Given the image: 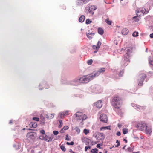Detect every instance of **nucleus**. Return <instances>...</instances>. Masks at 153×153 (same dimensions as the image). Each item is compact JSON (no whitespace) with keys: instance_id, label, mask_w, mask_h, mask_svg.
<instances>
[{"instance_id":"obj_1","label":"nucleus","mask_w":153,"mask_h":153,"mask_svg":"<svg viewBox=\"0 0 153 153\" xmlns=\"http://www.w3.org/2000/svg\"><path fill=\"white\" fill-rule=\"evenodd\" d=\"M122 103V99L120 97L116 95L113 97L111 101V104L115 108L117 109H120Z\"/></svg>"},{"instance_id":"obj_2","label":"nucleus","mask_w":153,"mask_h":153,"mask_svg":"<svg viewBox=\"0 0 153 153\" xmlns=\"http://www.w3.org/2000/svg\"><path fill=\"white\" fill-rule=\"evenodd\" d=\"M94 77L93 75L91 74L88 75L83 76L78 79L76 78L74 80V81L81 83H86L92 80Z\"/></svg>"},{"instance_id":"obj_3","label":"nucleus","mask_w":153,"mask_h":153,"mask_svg":"<svg viewBox=\"0 0 153 153\" xmlns=\"http://www.w3.org/2000/svg\"><path fill=\"white\" fill-rule=\"evenodd\" d=\"M126 53L124 55L123 57L124 59V66H127L130 62L129 58L131 56V54L132 52V48H129L127 50Z\"/></svg>"},{"instance_id":"obj_4","label":"nucleus","mask_w":153,"mask_h":153,"mask_svg":"<svg viewBox=\"0 0 153 153\" xmlns=\"http://www.w3.org/2000/svg\"><path fill=\"white\" fill-rule=\"evenodd\" d=\"M75 115L76 119L79 121H82L83 120H85L87 118L86 115L83 114L80 112H77L75 114Z\"/></svg>"},{"instance_id":"obj_5","label":"nucleus","mask_w":153,"mask_h":153,"mask_svg":"<svg viewBox=\"0 0 153 153\" xmlns=\"http://www.w3.org/2000/svg\"><path fill=\"white\" fill-rule=\"evenodd\" d=\"M146 77V76L144 73H141L139 75L137 79L138 85L140 86H142L143 82Z\"/></svg>"},{"instance_id":"obj_6","label":"nucleus","mask_w":153,"mask_h":153,"mask_svg":"<svg viewBox=\"0 0 153 153\" xmlns=\"http://www.w3.org/2000/svg\"><path fill=\"white\" fill-rule=\"evenodd\" d=\"M146 124L144 122L140 121L137 122L135 126L139 130L141 131L144 130L145 127L146 126Z\"/></svg>"},{"instance_id":"obj_7","label":"nucleus","mask_w":153,"mask_h":153,"mask_svg":"<svg viewBox=\"0 0 153 153\" xmlns=\"http://www.w3.org/2000/svg\"><path fill=\"white\" fill-rule=\"evenodd\" d=\"M97 9V7L94 5H92L89 7L88 13L91 15L93 16L94 13V11Z\"/></svg>"},{"instance_id":"obj_8","label":"nucleus","mask_w":153,"mask_h":153,"mask_svg":"<svg viewBox=\"0 0 153 153\" xmlns=\"http://www.w3.org/2000/svg\"><path fill=\"white\" fill-rule=\"evenodd\" d=\"M100 121L104 123H107L108 121V118L105 114H102L100 115Z\"/></svg>"},{"instance_id":"obj_9","label":"nucleus","mask_w":153,"mask_h":153,"mask_svg":"<svg viewBox=\"0 0 153 153\" xmlns=\"http://www.w3.org/2000/svg\"><path fill=\"white\" fill-rule=\"evenodd\" d=\"M105 68H101L95 73L94 75V77L99 75L101 73H103L105 71Z\"/></svg>"},{"instance_id":"obj_10","label":"nucleus","mask_w":153,"mask_h":153,"mask_svg":"<svg viewBox=\"0 0 153 153\" xmlns=\"http://www.w3.org/2000/svg\"><path fill=\"white\" fill-rule=\"evenodd\" d=\"M36 133L34 132L28 133L27 134V137L30 139L33 140L36 136Z\"/></svg>"},{"instance_id":"obj_11","label":"nucleus","mask_w":153,"mask_h":153,"mask_svg":"<svg viewBox=\"0 0 153 153\" xmlns=\"http://www.w3.org/2000/svg\"><path fill=\"white\" fill-rule=\"evenodd\" d=\"M152 132V128L151 126H148L146 125L145 127V133L146 134L150 135Z\"/></svg>"},{"instance_id":"obj_12","label":"nucleus","mask_w":153,"mask_h":153,"mask_svg":"<svg viewBox=\"0 0 153 153\" xmlns=\"http://www.w3.org/2000/svg\"><path fill=\"white\" fill-rule=\"evenodd\" d=\"M98 137H97V136H95V138L98 140H103L105 138L104 134L102 133H99L98 134Z\"/></svg>"},{"instance_id":"obj_13","label":"nucleus","mask_w":153,"mask_h":153,"mask_svg":"<svg viewBox=\"0 0 153 153\" xmlns=\"http://www.w3.org/2000/svg\"><path fill=\"white\" fill-rule=\"evenodd\" d=\"M98 108H100L102 105V101L101 100L98 101L94 104Z\"/></svg>"},{"instance_id":"obj_14","label":"nucleus","mask_w":153,"mask_h":153,"mask_svg":"<svg viewBox=\"0 0 153 153\" xmlns=\"http://www.w3.org/2000/svg\"><path fill=\"white\" fill-rule=\"evenodd\" d=\"M90 1V0H78L77 2L78 5L86 4Z\"/></svg>"},{"instance_id":"obj_15","label":"nucleus","mask_w":153,"mask_h":153,"mask_svg":"<svg viewBox=\"0 0 153 153\" xmlns=\"http://www.w3.org/2000/svg\"><path fill=\"white\" fill-rule=\"evenodd\" d=\"M69 111H66L61 113L60 117L62 118L64 116L68 115L69 114Z\"/></svg>"},{"instance_id":"obj_16","label":"nucleus","mask_w":153,"mask_h":153,"mask_svg":"<svg viewBox=\"0 0 153 153\" xmlns=\"http://www.w3.org/2000/svg\"><path fill=\"white\" fill-rule=\"evenodd\" d=\"M45 138L44 139V140L48 142H51L52 141V139H53V136L49 137L46 135H45Z\"/></svg>"},{"instance_id":"obj_17","label":"nucleus","mask_w":153,"mask_h":153,"mask_svg":"<svg viewBox=\"0 0 153 153\" xmlns=\"http://www.w3.org/2000/svg\"><path fill=\"white\" fill-rule=\"evenodd\" d=\"M54 114H48L45 115V117L47 119H53L54 117Z\"/></svg>"},{"instance_id":"obj_18","label":"nucleus","mask_w":153,"mask_h":153,"mask_svg":"<svg viewBox=\"0 0 153 153\" xmlns=\"http://www.w3.org/2000/svg\"><path fill=\"white\" fill-rule=\"evenodd\" d=\"M136 107L138 109V110L140 111H143L146 108L145 106H140L139 105H137Z\"/></svg>"},{"instance_id":"obj_19","label":"nucleus","mask_w":153,"mask_h":153,"mask_svg":"<svg viewBox=\"0 0 153 153\" xmlns=\"http://www.w3.org/2000/svg\"><path fill=\"white\" fill-rule=\"evenodd\" d=\"M83 140L85 141V143L86 145H89L91 142V140L87 138H84Z\"/></svg>"},{"instance_id":"obj_20","label":"nucleus","mask_w":153,"mask_h":153,"mask_svg":"<svg viewBox=\"0 0 153 153\" xmlns=\"http://www.w3.org/2000/svg\"><path fill=\"white\" fill-rule=\"evenodd\" d=\"M29 126L30 127L35 128L37 127V123L36 122L33 123L31 122L29 124Z\"/></svg>"},{"instance_id":"obj_21","label":"nucleus","mask_w":153,"mask_h":153,"mask_svg":"<svg viewBox=\"0 0 153 153\" xmlns=\"http://www.w3.org/2000/svg\"><path fill=\"white\" fill-rule=\"evenodd\" d=\"M128 30L127 29L125 28L122 30L121 32L122 34L125 35H127L128 33Z\"/></svg>"},{"instance_id":"obj_22","label":"nucleus","mask_w":153,"mask_h":153,"mask_svg":"<svg viewBox=\"0 0 153 153\" xmlns=\"http://www.w3.org/2000/svg\"><path fill=\"white\" fill-rule=\"evenodd\" d=\"M142 8H139L137 9V16H140L142 14L143 11Z\"/></svg>"},{"instance_id":"obj_23","label":"nucleus","mask_w":153,"mask_h":153,"mask_svg":"<svg viewBox=\"0 0 153 153\" xmlns=\"http://www.w3.org/2000/svg\"><path fill=\"white\" fill-rule=\"evenodd\" d=\"M85 19V16L83 15H82L79 19V21L81 22H83Z\"/></svg>"},{"instance_id":"obj_24","label":"nucleus","mask_w":153,"mask_h":153,"mask_svg":"<svg viewBox=\"0 0 153 153\" xmlns=\"http://www.w3.org/2000/svg\"><path fill=\"white\" fill-rule=\"evenodd\" d=\"M94 34L93 33H90L86 34L87 37L89 39H91L92 38V36H94Z\"/></svg>"},{"instance_id":"obj_25","label":"nucleus","mask_w":153,"mask_h":153,"mask_svg":"<svg viewBox=\"0 0 153 153\" xmlns=\"http://www.w3.org/2000/svg\"><path fill=\"white\" fill-rule=\"evenodd\" d=\"M98 32L99 34L102 35L104 33V31L102 28H99L98 29Z\"/></svg>"},{"instance_id":"obj_26","label":"nucleus","mask_w":153,"mask_h":153,"mask_svg":"<svg viewBox=\"0 0 153 153\" xmlns=\"http://www.w3.org/2000/svg\"><path fill=\"white\" fill-rule=\"evenodd\" d=\"M111 126H105V127H102L100 128V130L102 131V130H106V129H109V130H111L110 128Z\"/></svg>"},{"instance_id":"obj_27","label":"nucleus","mask_w":153,"mask_h":153,"mask_svg":"<svg viewBox=\"0 0 153 153\" xmlns=\"http://www.w3.org/2000/svg\"><path fill=\"white\" fill-rule=\"evenodd\" d=\"M143 11L142 15H143L144 14H146L148 13V10H146L145 8H142Z\"/></svg>"},{"instance_id":"obj_28","label":"nucleus","mask_w":153,"mask_h":153,"mask_svg":"<svg viewBox=\"0 0 153 153\" xmlns=\"http://www.w3.org/2000/svg\"><path fill=\"white\" fill-rule=\"evenodd\" d=\"M105 21L106 23L108 25H111V24L112 21L111 20H109L108 18L106 19L105 20Z\"/></svg>"},{"instance_id":"obj_29","label":"nucleus","mask_w":153,"mask_h":153,"mask_svg":"<svg viewBox=\"0 0 153 153\" xmlns=\"http://www.w3.org/2000/svg\"><path fill=\"white\" fill-rule=\"evenodd\" d=\"M139 19L138 18V16H134L133 17L132 20L134 22H138L139 20Z\"/></svg>"},{"instance_id":"obj_30","label":"nucleus","mask_w":153,"mask_h":153,"mask_svg":"<svg viewBox=\"0 0 153 153\" xmlns=\"http://www.w3.org/2000/svg\"><path fill=\"white\" fill-rule=\"evenodd\" d=\"M98 150L97 148L92 149L91 152L93 153H98Z\"/></svg>"},{"instance_id":"obj_31","label":"nucleus","mask_w":153,"mask_h":153,"mask_svg":"<svg viewBox=\"0 0 153 153\" xmlns=\"http://www.w3.org/2000/svg\"><path fill=\"white\" fill-rule=\"evenodd\" d=\"M101 45V42L100 41H98V43H97V45L96 46V48H97V49H99L100 45Z\"/></svg>"},{"instance_id":"obj_32","label":"nucleus","mask_w":153,"mask_h":153,"mask_svg":"<svg viewBox=\"0 0 153 153\" xmlns=\"http://www.w3.org/2000/svg\"><path fill=\"white\" fill-rule=\"evenodd\" d=\"M123 133L124 134H125L128 133V129L126 128H123Z\"/></svg>"},{"instance_id":"obj_33","label":"nucleus","mask_w":153,"mask_h":153,"mask_svg":"<svg viewBox=\"0 0 153 153\" xmlns=\"http://www.w3.org/2000/svg\"><path fill=\"white\" fill-rule=\"evenodd\" d=\"M60 147L61 150L64 152H65L66 150V149L65 148L64 146L63 145H61Z\"/></svg>"},{"instance_id":"obj_34","label":"nucleus","mask_w":153,"mask_h":153,"mask_svg":"<svg viewBox=\"0 0 153 153\" xmlns=\"http://www.w3.org/2000/svg\"><path fill=\"white\" fill-rule=\"evenodd\" d=\"M83 132L85 135H87L88 133H89V130L86 129H85L83 130Z\"/></svg>"},{"instance_id":"obj_35","label":"nucleus","mask_w":153,"mask_h":153,"mask_svg":"<svg viewBox=\"0 0 153 153\" xmlns=\"http://www.w3.org/2000/svg\"><path fill=\"white\" fill-rule=\"evenodd\" d=\"M138 33L137 32H134L132 34V36L134 37H137L138 36Z\"/></svg>"},{"instance_id":"obj_36","label":"nucleus","mask_w":153,"mask_h":153,"mask_svg":"<svg viewBox=\"0 0 153 153\" xmlns=\"http://www.w3.org/2000/svg\"><path fill=\"white\" fill-rule=\"evenodd\" d=\"M91 22L92 21L90 20L89 19H88L86 20V24H88L91 23Z\"/></svg>"},{"instance_id":"obj_37","label":"nucleus","mask_w":153,"mask_h":153,"mask_svg":"<svg viewBox=\"0 0 153 153\" xmlns=\"http://www.w3.org/2000/svg\"><path fill=\"white\" fill-rule=\"evenodd\" d=\"M92 47L93 49H96L94 51V53H96L98 51V49H97V48H96V46L93 45L92 46Z\"/></svg>"},{"instance_id":"obj_38","label":"nucleus","mask_w":153,"mask_h":153,"mask_svg":"<svg viewBox=\"0 0 153 153\" xmlns=\"http://www.w3.org/2000/svg\"><path fill=\"white\" fill-rule=\"evenodd\" d=\"M93 62L92 60L90 59L87 61V63L88 65H90L92 64Z\"/></svg>"},{"instance_id":"obj_39","label":"nucleus","mask_w":153,"mask_h":153,"mask_svg":"<svg viewBox=\"0 0 153 153\" xmlns=\"http://www.w3.org/2000/svg\"><path fill=\"white\" fill-rule=\"evenodd\" d=\"M91 148V147L89 146H87L85 147V151H87V150L88 149H90Z\"/></svg>"},{"instance_id":"obj_40","label":"nucleus","mask_w":153,"mask_h":153,"mask_svg":"<svg viewBox=\"0 0 153 153\" xmlns=\"http://www.w3.org/2000/svg\"><path fill=\"white\" fill-rule=\"evenodd\" d=\"M66 144L68 145H73L74 144V142L73 141H71L70 143L67 142L66 143Z\"/></svg>"},{"instance_id":"obj_41","label":"nucleus","mask_w":153,"mask_h":153,"mask_svg":"<svg viewBox=\"0 0 153 153\" xmlns=\"http://www.w3.org/2000/svg\"><path fill=\"white\" fill-rule=\"evenodd\" d=\"M40 132L42 134L44 135L45 134V131L44 130L42 129L40 131Z\"/></svg>"},{"instance_id":"obj_42","label":"nucleus","mask_w":153,"mask_h":153,"mask_svg":"<svg viewBox=\"0 0 153 153\" xmlns=\"http://www.w3.org/2000/svg\"><path fill=\"white\" fill-rule=\"evenodd\" d=\"M39 138L40 139L44 140L45 136H44V135H42L39 136Z\"/></svg>"},{"instance_id":"obj_43","label":"nucleus","mask_w":153,"mask_h":153,"mask_svg":"<svg viewBox=\"0 0 153 153\" xmlns=\"http://www.w3.org/2000/svg\"><path fill=\"white\" fill-rule=\"evenodd\" d=\"M33 119L34 120H36V121H38L39 120V118L34 117H33Z\"/></svg>"},{"instance_id":"obj_44","label":"nucleus","mask_w":153,"mask_h":153,"mask_svg":"<svg viewBox=\"0 0 153 153\" xmlns=\"http://www.w3.org/2000/svg\"><path fill=\"white\" fill-rule=\"evenodd\" d=\"M59 133V132L56 131H53V134L54 135H57Z\"/></svg>"},{"instance_id":"obj_45","label":"nucleus","mask_w":153,"mask_h":153,"mask_svg":"<svg viewBox=\"0 0 153 153\" xmlns=\"http://www.w3.org/2000/svg\"><path fill=\"white\" fill-rule=\"evenodd\" d=\"M123 74V71H121L119 74V75L120 76H122Z\"/></svg>"},{"instance_id":"obj_46","label":"nucleus","mask_w":153,"mask_h":153,"mask_svg":"<svg viewBox=\"0 0 153 153\" xmlns=\"http://www.w3.org/2000/svg\"><path fill=\"white\" fill-rule=\"evenodd\" d=\"M76 131L78 133H79L80 132V129L78 128H76L75 129Z\"/></svg>"},{"instance_id":"obj_47","label":"nucleus","mask_w":153,"mask_h":153,"mask_svg":"<svg viewBox=\"0 0 153 153\" xmlns=\"http://www.w3.org/2000/svg\"><path fill=\"white\" fill-rule=\"evenodd\" d=\"M59 122L60 123V125H59V127H61L62 125V120H59Z\"/></svg>"},{"instance_id":"obj_48","label":"nucleus","mask_w":153,"mask_h":153,"mask_svg":"<svg viewBox=\"0 0 153 153\" xmlns=\"http://www.w3.org/2000/svg\"><path fill=\"white\" fill-rule=\"evenodd\" d=\"M68 128L69 127L68 126H64L63 128L64 129V130H65L68 129Z\"/></svg>"},{"instance_id":"obj_49","label":"nucleus","mask_w":153,"mask_h":153,"mask_svg":"<svg viewBox=\"0 0 153 153\" xmlns=\"http://www.w3.org/2000/svg\"><path fill=\"white\" fill-rule=\"evenodd\" d=\"M149 61L150 64L153 66V61L151 60L150 59H149Z\"/></svg>"},{"instance_id":"obj_50","label":"nucleus","mask_w":153,"mask_h":153,"mask_svg":"<svg viewBox=\"0 0 153 153\" xmlns=\"http://www.w3.org/2000/svg\"><path fill=\"white\" fill-rule=\"evenodd\" d=\"M65 140H67V141H68V140H70L69 139V138L68 135V134H67L66 135Z\"/></svg>"},{"instance_id":"obj_51","label":"nucleus","mask_w":153,"mask_h":153,"mask_svg":"<svg viewBox=\"0 0 153 153\" xmlns=\"http://www.w3.org/2000/svg\"><path fill=\"white\" fill-rule=\"evenodd\" d=\"M128 0H127L126 1V2L124 3L123 2H121V3H122V4H123L125 5V4H126V3H128Z\"/></svg>"},{"instance_id":"obj_52","label":"nucleus","mask_w":153,"mask_h":153,"mask_svg":"<svg viewBox=\"0 0 153 153\" xmlns=\"http://www.w3.org/2000/svg\"><path fill=\"white\" fill-rule=\"evenodd\" d=\"M120 134H121V133H120V132L118 131V132H117L116 135L117 136H120Z\"/></svg>"},{"instance_id":"obj_53","label":"nucleus","mask_w":153,"mask_h":153,"mask_svg":"<svg viewBox=\"0 0 153 153\" xmlns=\"http://www.w3.org/2000/svg\"><path fill=\"white\" fill-rule=\"evenodd\" d=\"M128 150L130 152H131L132 151V149L131 148L129 147L128 148Z\"/></svg>"},{"instance_id":"obj_54","label":"nucleus","mask_w":153,"mask_h":153,"mask_svg":"<svg viewBox=\"0 0 153 153\" xmlns=\"http://www.w3.org/2000/svg\"><path fill=\"white\" fill-rule=\"evenodd\" d=\"M120 145V143L118 142V143H117V144L115 146L116 147H118Z\"/></svg>"},{"instance_id":"obj_55","label":"nucleus","mask_w":153,"mask_h":153,"mask_svg":"<svg viewBox=\"0 0 153 153\" xmlns=\"http://www.w3.org/2000/svg\"><path fill=\"white\" fill-rule=\"evenodd\" d=\"M100 144H98L97 145V147L99 148H100Z\"/></svg>"},{"instance_id":"obj_56","label":"nucleus","mask_w":153,"mask_h":153,"mask_svg":"<svg viewBox=\"0 0 153 153\" xmlns=\"http://www.w3.org/2000/svg\"><path fill=\"white\" fill-rule=\"evenodd\" d=\"M64 129L63 128L60 131L61 133H63L64 132Z\"/></svg>"},{"instance_id":"obj_57","label":"nucleus","mask_w":153,"mask_h":153,"mask_svg":"<svg viewBox=\"0 0 153 153\" xmlns=\"http://www.w3.org/2000/svg\"><path fill=\"white\" fill-rule=\"evenodd\" d=\"M150 37L151 38H153V33L151 34L150 35Z\"/></svg>"},{"instance_id":"obj_58","label":"nucleus","mask_w":153,"mask_h":153,"mask_svg":"<svg viewBox=\"0 0 153 153\" xmlns=\"http://www.w3.org/2000/svg\"><path fill=\"white\" fill-rule=\"evenodd\" d=\"M123 141H125L126 143H127V140L126 139H124Z\"/></svg>"},{"instance_id":"obj_59","label":"nucleus","mask_w":153,"mask_h":153,"mask_svg":"<svg viewBox=\"0 0 153 153\" xmlns=\"http://www.w3.org/2000/svg\"><path fill=\"white\" fill-rule=\"evenodd\" d=\"M118 127H119V128H120L121 126V125L119 124L118 125Z\"/></svg>"},{"instance_id":"obj_60","label":"nucleus","mask_w":153,"mask_h":153,"mask_svg":"<svg viewBox=\"0 0 153 153\" xmlns=\"http://www.w3.org/2000/svg\"><path fill=\"white\" fill-rule=\"evenodd\" d=\"M70 152H71V153H76L74 152L72 150H71L70 151Z\"/></svg>"},{"instance_id":"obj_61","label":"nucleus","mask_w":153,"mask_h":153,"mask_svg":"<svg viewBox=\"0 0 153 153\" xmlns=\"http://www.w3.org/2000/svg\"><path fill=\"white\" fill-rule=\"evenodd\" d=\"M12 120H10V121L9 122V124H11V123H12Z\"/></svg>"},{"instance_id":"obj_62","label":"nucleus","mask_w":153,"mask_h":153,"mask_svg":"<svg viewBox=\"0 0 153 153\" xmlns=\"http://www.w3.org/2000/svg\"><path fill=\"white\" fill-rule=\"evenodd\" d=\"M118 142H120L118 140H116V143H118Z\"/></svg>"},{"instance_id":"obj_63","label":"nucleus","mask_w":153,"mask_h":153,"mask_svg":"<svg viewBox=\"0 0 153 153\" xmlns=\"http://www.w3.org/2000/svg\"><path fill=\"white\" fill-rule=\"evenodd\" d=\"M126 147V146H124L123 148V149H125V147Z\"/></svg>"},{"instance_id":"obj_64","label":"nucleus","mask_w":153,"mask_h":153,"mask_svg":"<svg viewBox=\"0 0 153 153\" xmlns=\"http://www.w3.org/2000/svg\"><path fill=\"white\" fill-rule=\"evenodd\" d=\"M114 147V146H113L112 147H110V149H112V148L113 147Z\"/></svg>"}]
</instances>
